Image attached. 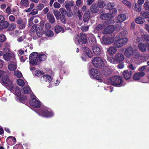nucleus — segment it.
Here are the masks:
<instances>
[{"label": "nucleus", "mask_w": 149, "mask_h": 149, "mask_svg": "<svg viewBox=\"0 0 149 149\" xmlns=\"http://www.w3.org/2000/svg\"><path fill=\"white\" fill-rule=\"evenodd\" d=\"M124 59V55L118 52L113 57L108 58L109 61L112 63L116 64L123 61Z\"/></svg>", "instance_id": "nucleus-1"}, {"label": "nucleus", "mask_w": 149, "mask_h": 149, "mask_svg": "<svg viewBox=\"0 0 149 149\" xmlns=\"http://www.w3.org/2000/svg\"><path fill=\"white\" fill-rule=\"evenodd\" d=\"M106 82L108 84L116 86L121 84L122 80L120 77L116 76L108 79Z\"/></svg>", "instance_id": "nucleus-2"}, {"label": "nucleus", "mask_w": 149, "mask_h": 149, "mask_svg": "<svg viewBox=\"0 0 149 149\" xmlns=\"http://www.w3.org/2000/svg\"><path fill=\"white\" fill-rule=\"evenodd\" d=\"M92 63L95 67L102 68L105 65V63L100 57H96L93 59Z\"/></svg>", "instance_id": "nucleus-3"}, {"label": "nucleus", "mask_w": 149, "mask_h": 149, "mask_svg": "<svg viewBox=\"0 0 149 149\" xmlns=\"http://www.w3.org/2000/svg\"><path fill=\"white\" fill-rule=\"evenodd\" d=\"M74 40L75 42L77 44H81L82 42L86 44L87 41L86 35L83 33H80V37L79 35H76L74 36Z\"/></svg>", "instance_id": "nucleus-4"}, {"label": "nucleus", "mask_w": 149, "mask_h": 149, "mask_svg": "<svg viewBox=\"0 0 149 149\" xmlns=\"http://www.w3.org/2000/svg\"><path fill=\"white\" fill-rule=\"evenodd\" d=\"M29 62L33 65H36L40 63V61L38 58L37 53L33 52L31 54L29 57Z\"/></svg>", "instance_id": "nucleus-5"}, {"label": "nucleus", "mask_w": 149, "mask_h": 149, "mask_svg": "<svg viewBox=\"0 0 149 149\" xmlns=\"http://www.w3.org/2000/svg\"><path fill=\"white\" fill-rule=\"evenodd\" d=\"M4 76L2 79V82L6 86L8 87L10 90H12L14 86V84H13L8 77L6 74H4Z\"/></svg>", "instance_id": "nucleus-6"}, {"label": "nucleus", "mask_w": 149, "mask_h": 149, "mask_svg": "<svg viewBox=\"0 0 149 149\" xmlns=\"http://www.w3.org/2000/svg\"><path fill=\"white\" fill-rule=\"evenodd\" d=\"M91 76L94 78L98 80H101L102 79V77L100 74V72L98 70L92 68L90 71Z\"/></svg>", "instance_id": "nucleus-7"}, {"label": "nucleus", "mask_w": 149, "mask_h": 149, "mask_svg": "<svg viewBox=\"0 0 149 149\" xmlns=\"http://www.w3.org/2000/svg\"><path fill=\"white\" fill-rule=\"evenodd\" d=\"M127 41V38H121L116 42L115 45L116 47L119 48L123 46Z\"/></svg>", "instance_id": "nucleus-8"}, {"label": "nucleus", "mask_w": 149, "mask_h": 149, "mask_svg": "<svg viewBox=\"0 0 149 149\" xmlns=\"http://www.w3.org/2000/svg\"><path fill=\"white\" fill-rule=\"evenodd\" d=\"M52 78L51 77L48 75H45L41 77L40 80L42 83H45L46 82L49 83L51 81Z\"/></svg>", "instance_id": "nucleus-9"}, {"label": "nucleus", "mask_w": 149, "mask_h": 149, "mask_svg": "<svg viewBox=\"0 0 149 149\" xmlns=\"http://www.w3.org/2000/svg\"><path fill=\"white\" fill-rule=\"evenodd\" d=\"M17 24L19 26V28L20 29L24 28L26 25V22L21 18H19L17 21Z\"/></svg>", "instance_id": "nucleus-10"}, {"label": "nucleus", "mask_w": 149, "mask_h": 149, "mask_svg": "<svg viewBox=\"0 0 149 149\" xmlns=\"http://www.w3.org/2000/svg\"><path fill=\"white\" fill-rule=\"evenodd\" d=\"M114 39L112 37L103 38L102 42L104 44L109 45L111 44L113 41Z\"/></svg>", "instance_id": "nucleus-11"}, {"label": "nucleus", "mask_w": 149, "mask_h": 149, "mask_svg": "<svg viewBox=\"0 0 149 149\" xmlns=\"http://www.w3.org/2000/svg\"><path fill=\"white\" fill-rule=\"evenodd\" d=\"M10 90L14 91L15 94L19 97V99L21 98V92L20 88L18 86H15V85L14 84L13 89Z\"/></svg>", "instance_id": "nucleus-12"}, {"label": "nucleus", "mask_w": 149, "mask_h": 149, "mask_svg": "<svg viewBox=\"0 0 149 149\" xmlns=\"http://www.w3.org/2000/svg\"><path fill=\"white\" fill-rule=\"evenodd\" d=\"M114 30V27L112 25L108 26L103 31L104 34H107L113 32Z\"/></svg>", "instance_id": "nucleus-13"}, {"label": "nucleus", "mask_w": 149, "mask_h": 149, "mask_svg": "<svg viewBox=\"0 0 149 149\" xmlns=\"http://www.w3.org/2000/svg\"><path fill=\"white\" fill-rule=\"evenodd\" d=\"M101 12L102 13L100 16V18L102 20H107L110 18H112L111 17V13H108L106 14H104L105 12L103 10H101Z\"/></svg>", "instance_id": "nucleus-14"}, {"label": "nucleus", "mask_w": 149, "mask_h": 149, "mask_svg": "<svg viewBox=\"0 0 149 149\" xmlns=\"http://www.w3.org/2000/svg\"><path fill=\"white\" fill-rule=\"evenodd\" d=\"M42 115L45 117H49L53 116V113L50 109H44L42 112Z\"/></svg>", "instance_id": "nucleus-15"}, {"label": "nucleus", "mask_w": 149, "mask_h": 149, "mask_svg": "<svg viewBox=\"0 0 149 149\" xmlns=\"http://www.w3.org/2000/svg\"><path fill=\"white\" fill-rule=\"evenodd\" d=\"M74 5V2L72 1H67L65 2V6L67 10L70 11L71 10V7L73 6Z\"/></svg>", "instance_id": "nucleus-16"}, {"label": "nucleus", "mask_w": 149, "mask_h": 149, "mask_svg": "<svg viewBox=\"0 0 149 149\" xmlns=\"http://www.w3.org/2000/svg\"><path fill=\"white\" fill-rule=\"evenodd\" d=\"M30 105L33 107H38L40 105V102L35 99H33L30 102Z\"/></svg>", "instance_id": "nucleus-17"}, {"label": "nucleus", "mask_w": 149, "mask_h": 149, "mask_svg": "<svg viewBox=\"0 0 149 149\" xmlns=\"http://www.w3.org/2000/svg\"><path fill=\"white\" fill-rule=\"evenodd\" d=\"M103 74L106 76L110 75L111 73V70L108 66H106L102 71Z\"/></svg>", "instance_id": "nucleus-18"}, {"label": "nucleus", "mask_w": 149, "mask_h": 149, "mask_svg": "<svg viewBox=\"0 0 149 149\" xmlns=\"http://www.w3.org/2000/svg\"><path fill=\"white\" fill-rule=\"evenodd\" d=\"M92 50L94 53L96 55H99L101 53V50L100 47L97 45H95L92 46Z\"/></svg>", "instance_id": "nucleus-19"}, {"label": "nucleus", "mask_w": 149, "mask_h": 149, "mask_svg": "<svg viewBox=\"0 0 149 149\" xmlns=\"http://www.w3.org/2000/svg\"><path fill=\"white\" fill-rule=\"evenodd\" d=\"M47 19L49 22L52 24H54L55 22V18L53 14L50 13H48L47 15Z\"/></svg>", "instance_id": "nucleus-20"}, {"label": "nucleus", "mask_w": 149, "mask_h": 149, "mask_svg": "<svg viewBox=\"0 0 149 149\" xmlns=\"http://www.w3.org/2000/svg\"><path fill=\"white\" fill-rule=\"evenodd\" d=\"M124 54L127 58V62H130V61L128 60L130 59V47H129L127 48L124 52Z\"/></svg>", "instance_id": "nucleus-21"}, {"label": "nucleus", "mask_w": 149, "mask_h": 149, "mask_svg": "<svg viewBox=\"0 0 149 149\" xmlns=\"http://www.w3.org/2000/svg\"><path fill=\"white\" fill-rule=\"evenodd\" d=\"M9 25V23L7 21H2L0 22V30H3L7 27Z\"/></svg>", "instance_id": "nucleus-22"}, {"label": "nucleus", "mask_w": 149, "mask_h": 149, "mask_svg": "<svg viewBox=\"0 0 149 149\" xmlns=\"http://www.w3.org/2000/svg\"><path fill=\"white\" fill-rule=\"evenodd\" d=\"M145 73L142 72H139V73L135 74L133 78L135 80H138L140 79V77H142L145 75Z\"/></svg>", "instance_id": "nucleus-23"}, {"label": "nucleus", "mask_w": 149, "mask_h": 149, "mask_svg": "<svg viewBox=\"0 0 149 149\" xmlns=\"http://www.w3.org/2000/svg\"><path fill=\"white\" fill-rule=\"evenodd\" d=\"M117 51L116 48L113 46H111L108 48L107 50L108 53L110 55H113Z\"/></svg>", "instance_id": "nucleus-24"}, {"label": "nucleus", "mask_w": 149, "mask_h": 149, "mask_svg": "<svg viewBox=\"0 0 149 149\" xmlns=\"http://www.w3.org/2000/svg\"><path fill=\"white\" fill-rule=\"evenodd\" d=\"M14 57V54L11 53H6L3 55V57L5 60L9 61Z\"/></svg>", "instance_id": "nucleus-25"}, {"label": "nucleus", "mask_w": 149, "mask_h": 149, "mask_svg": "<svg viewBox=\"0 0 149 149\" xmlns=\"http://www.w3.org/2000/svg\"><path fill=\"white\" fill-rule=\"evenodd\" d=\"M6 141L9 144L12 145L16 142V139L15 137L12 136H10L7 138Z\"/></svg>", "instance_id": "nucleus-26"}, {"label": "nucleus", "mask_w": 149, "mask_h": 149, "mask_svg": "<svg viewBox=\"0 0 149 149\" xmlns=\"http://www.w3.org/2000/svg\"><path fill=\"white\" fill-rule=\"evenodd\" d=\"M36 33L37 36L39 37H41L43 34V31L41 26L37 27L36 30Z\"/></svg>", "instance_id": "nucleus-27"}, {"label": "nucleus", "mask_w": 149, "mask_h": 149, "mask_svg": "<svg viewBox=\"0 0 149 149\" xmlns=\"http://www.w3.org/2000/svg\"><path fill=\"white\" fill-rule=\"evenodd\" d=\"M8 69L10 71H13L17 68L16 64L14 62H11L8 66Z\"/></svg>", "instance_id": "nucleus-28"}, {"label": "nucleus", "mask_w": 149, "mask_h": 149, "mask_svg": "<svg viewBox=\"0 0 149 149\" xmlns=\"http://www.w3.org/2000/svg\"><path fill=\"white\" fill-rule=\"evenodd\" d=\"M84 52L89 58L93 56V54L91 50L87 47H84Z\"/></svg>", "instance_id": "nucleus-29"}, {"label": "nucleus", "mask_w": 149, "mask_h": 149, "mask_svg": "<svg viewBox=\"0 0 149 149\" xmlns=\"http://www.w3.org/2000/svg\"><path fill=\"white\" fill-rule=\"evenodd\" d=\"M31 91L30 87L27 86H25L22 89V92L25 94H29Z\"/></svg>", "instance_id": "nucleus-30"}, {"label": "nucleus", "mask_w": 149, "mask_h": 149, "mask_svg": "<svg viewBox=\"0 0 149 149\" xmlns=\"http://www.w3.org/2000/svg\"><path fill=\"white\" fill-rule=\"evenodd\" d=\"M90 10L93 13H96L98 11V7L96 5L93 4L90 6Z\"/></svg>", "instance_id": "nucleus-31"}, {"label": "nucleus", "mask_w": 149, "mask_h": 149, "mask_svg": "<svg viewBox=\"0 0 149 149\" xmlns=\"http://www.w3.org/2000/svg\"><path fill=\"white\" fill-rule=\"evenodd\" d=\"M21 6L25 7H27L29 5V0H21L20 2Z\"/></svg>", "instance_id": "nucleus-32"}, {"label": "nucleus", "mask_w": 149, "mask_h": 149, "mask_svg": "<svg viewBox=\"0 0 149 149\" xmlns=\"http://www.w3.org/2000/svg\"><path fill=\"white\" fill-rule=\"evenodd\" d=\"M130 72L128 71V70H125L123 73V75L125 79L128 80L130 79Z\"/></svg>", "instance_id": "nucleus-33"}, {"label": "nucleus", "mask_w": 149, "mask_h": 149, "mask_svg": "<svg viewBox=\"0 0 149 149\" xmlns=\"http://www.w3.org/2000/svg\"><path fill=\"white\" fill-rule=\"evenodd\" d=\"M90 18V13L88 11H86L83 17V20L84 21H88Z\"/></svg>", "instance_id": "nucleus-34"}, {"label": "nucleus", "mask_w": 149, "mask_h": 149, "mask_svg": "<svg viewBox=\"0 0 149 149\" xmlns=\"http://www.w3.org/2000/svg\"><path fill=\"white\" fill-rule=\"evenodd\" d=\"M126 18V17L125 15L124 14H121L118 16L117 19L120 22H121L125 20Z\"/></svg>", "instance_id": "nucleus-35"}, {"label": "nucleus", "mask_w": 149, "mask_h": 149, "mask_svg": "<svg viewBox=\"0 0 149 149\" xmlns=\"http://www.w3.org/2000/svg\"><path fill=\"white\" fill-rule=\"evenodd\" d=\"M33 22L35 23H37L38 22V19L36 17H31L30 18V20L29 21V23L28 25L30 26L31 25L32 22Z\"/></svg>", "instance_id": "nucleus-36"}, {"label": "nucleus", "mask_w": 149, "mask_h": 149, "mask_svg": "<svg viewBox=\"0 0 149 149\" xmlns=\"http://www.w3.org/2000/svg\"><path fill=\"white\" fill-rule=\"evenodd\" d=\"M133 9L136 11L139 12L140 11L141 9V6L139 5L136 4V3H134L133 4Z\"/></svg>", "instance_id": "nucleus-37"}, {"label": "nucleus", "mask_w": 149, "mask_h": 149, "mask_svg": "<svg viewBox=\"0 0 149 149\" xmlns=\"http://www.w3.org/2000/svg\"><path fill=\"white\" fill-rule=\"evenodd\" d=\"M105 5L106 3L103 1L99 0L97 3V6L99 8H103Z\"/></svg>", "instance_id": "nucleus-38"}, {"label": "nucleus", "mask_w": 149, "mask_h": 149, "mask_svg": "<svg viewBox=\"0 0 149 149\" xmlns=\"http://www.w3.org/2000/svg\"><path fill=\"white\" fill-rule=\"evenodd\" d=\"M89 42L92 44H94L96 43L95 38L93 35H91L89 38Z\"/></svg>", "instance_id": "nucleus-39"}, {"label": "nucleus", "mask_w": 149, "mask_h": 149, "mask_svg": "<svg viewBox=\"0 0 149 149\" xmlns=\"http://www.w3.org/2000/svg\"><path fill=\"white\" fill-rule=\"evenodd\" d=\"M135 22L137 24H142L144 22V19L142 17H139L136 19Z\"/></svg>", "instance_id": "nucleus-40"}, {"label": "nucleus", "mask_w": 149, "mask_h": 149, "mask_svg": "<svg viewBox=\"0 0 149 149\" xmlns=\"http://www.w3.org/2000/svg\"><path fill=\"white\" fill-rule=\"evenodd\" d=\"M55 29V32L56 33H58L61 31L63 32L64 30L62 28V27L59 25L56 26Z\"/></svg>", "instance_id": "nucleus-41"}, {"label": "nucleus", "mask_w": 149, "mask_h": 149, "mask_svg": "<svg viewBox=\"0 0 149 149\" xmlns=\"http://www.w3.org/2000/svg\"><path fill=\"white\" fill-rule=\"evenodd\" d=\"M105 23H104L102 24H99L97 25L95 28L96 30L98 31H100L103 29L105 26H106L105 25Z\"/></svg>", "instance_id": "nucleus-42"}, {"label": "nucleus", "mask_w": 149, "mask_h": 149, "mask_svg": "<svg viewBox=\"0 0 149 149\" xmlns=\"http://www.w3.org/2000/svg\"><path fill=\"white\" fill-rule=\"evenodd\" d=\"M8 29L10 31H12L14 30L16 27V25L13 23H11L8 25Z\"/></svg>", "instance_id": "nucleus-43"}, {"label": "nucleus", "mask_w": 149, "mask_h": 149, "mask_svg": "<svg viewBox=\"0 0 149 149\" xmlns=\"http://www.w3.org/2000/svg\"><path fill=\"white\" fill-rule=\"evenodd\" d=\"M38 58L40 63L41 61H44L47 58V56L45 54H40L39 55Z\"/></svg>", "instance_id": "nucleus-44"}, {"label": "nucleus", "mask_w": 149, "mask_h": 149, "mask_svg": "<svg viewBox=\"0 0 149 149\" xmlns=\"http://www.w3.org/2000/svg\"><path fill=\"white\" fill-rule=\"evenodd\" d=\"M140 50L142 52H145L146 50V47L143 44L140 43L138 45Z\"/></svg>", "instance_id": "nucleus-45"}, {"label": "nucleus", "mask_w": 149, "mask_h": 149, "mask_svg": "<svg viewBox=\"0 0 149 149\" xmlns=\"http://www.w3.org/2000/svg\"><path fill=\"white\" fill-rule=\"evenodd\" d=\"M53 13L56 19H58L59 17L61 16L60 12L58 10H54Z\"/></svg>", "instance_id": "nucleus-46"}, {"label": "nucleus", "mask_w": 149, "mask_h": 149, "mask_svg": "<svg viewBox=\"0 0 149 149\" xmlns=\"http://www.w3.org/2000/svg\"><path fill=\"white\" fill-rule=\"evenodd\" d=\"M111 10V17L112 18H113L117 13V10L115 8H113Z\"/></svg>", "instance_id": "nucleus-47"}, {"label": "nucleus", "mask_w": 149, "mask_h": 149, "mask_svg": "<svg viewBox=\"0 0 149 149\" xmlns=\"http://www.w3.org/2000/svg\"><path fill=\"white\" fill-rule=\"evenodd\" d=\"M114 6V3H109L107 4L106 6V8L107 9H109L111 10L113 9L112 8Z\"/></svg>", "instance_id": "nucleus-48"}, {"label": "nucleus", "mask_w": 149, "mask_h": 149, "mask_svg": "<svg viewBox=\"0 0 149 149\" xmlns=\"http://www.w3.org/2000/svg\"><path fill=\"white\" fill-rule=\"evenodd\" d=\"M17 83L19 86H24L25 84L24 81L21 79H17Z\"/></svg>", "instance_id": "nucleus-49"}, {"label": "nucleus", "mask_w": 149, "mask_h": 149, "mask_svg": "<svg viewBox=\"0 0 149 149\" xmlns=\"http://www.w3.org/2000/svg\"><path fill=\"white\" fill-rule=\"evenodd\" d=\"M141 15L145 18H147L149 17V14L147 13L144 11H142L140 13Z\"/></svg>", "instance_id": "nucleus-50"}, {"label": "nucleus", "mask_w": 149, "mask_h": 149, "mask_svg": "<svg viewBox=\"0 0 149 149\" xmlns=\"http://www.w3.org/2000/svg\"><path fill=\"white\" fill-rule=\"evenodd\" d=\"M45 34L46 36L51 37L53 36L54 33L51 30H47L45 32Z\"/></svg>", "instance_id": "nucleus-51"}, {"label": "nucleus", "mask_w": 149, "mask_h": 149, "mask_svg": "<svg viewBox=\"0 0 149 149\" xmlns=\"http://www.w3.org/2000/svg\"><path fill=\"white\" fill-rule=\"evenodd\" d=\"M14 75L17 76L18 78H20L21 77L22 74V73L18 70L15 71L14 72Z\"/></svg>", "instance_id": "nucleus-52"}, {"label": "nucleus", "mask_w": 149, "mask_h": 149, "mask_svg": "<svg viewBox=\"0 0 149 149\" xmlns=\"http://www.w3.org/2000/svg\"><path fill=\"white\" fill-rule=\"evenodd\" d=\"M142 39L143 41H148V42H149V36L148 35H145L142 36Z\"/></svg>", "instance_id": "nucleus-53"}, {"label": "nucleus", "mask_w": 149, "mask_h": 149, "mask_svg": "<svg viewBox=\"0 0 149 149\" xmlns=\"http://www.w3.org/2000/svg\"><path fill=\"white\" fill-rule=\"evenodd\" d=\"M127 32L126 31L123 30L120 32L119 35L120 38L124 37L127 34Z\"/></svg>", "instance_id": "nucleus-54"}, {"label": "nucleus", "mask_w": 149, "mask_h": 149, "mask_svg": "<svg viewBox=\"0 0 149 149\" xmlns=\"http://www.w3.org/2000/svg\"><path fill=\"white\" fill-rule=\"evenodd\" d=\"M12 10L11 9V7L10 6L8 7L5 10V12L7 14H8V15L11 14Z\"/></svg>", "instance_id": "nucleus-55"}, {"label": "nucleus", "mask_w": 149, "mask_h": 149, "mask_svg": "<svg viewBox=\"0 0 149 149\" xmlns=\"http://www.w3.org/2000/svg\"><path fill=\"white\" fill-rule=\"evenodd\" d=\"M59 10L61 12V14L63 16H65L67 13V11L65 10L63 8H61L59 9Z\"/></svg>", "instance_id": "nucleus-56"}, {"label": "nucleus", "mask_w": 149, "mask_h": 149, "mask_svg": "<svg viewBox=\"0 0 149 149\" xmlns=\"http://www.w3.org/2000/svg\"><path fill=\"white\" fill-rule=\"evenodd\" d=\"M88 29V26L86 25H82L81 27V29L83 31H86Z\"/></svg>", "instance_id": "nucleus-57"}, {"label": "nucleus", "mask_w": 149, "mask_h": 149, "mask_svg": "<svg viewBox=\"0 0 149 149\" xmlns=\"http://www.w3.org/2000/svg\"><path fill=\"white\" fill-rule=\"evenodd\" d=\"M144 9L146 10H149V1H146L143 5Z\"/></svg>", "instance_id": "nucleus-58"}, {"label": "nucleus", "mask_w": 149, "mask_h": 149, "mask_svg": "<svg viewBox=\"0 0 149 149\" xmlns=\"http://www.w3.org/2000/svg\"><path fill=\"white\" fill-rule=\"evenodd\" d=\"M44 7L43 4L40 3L38 4L36 7V8L38 10H41Z\"/></svg>", "instance_id": "nucleus-59"}, {"label": "nucleus", "mask_w": 149, "mask_h": 149, "mask_svg": "<svg viewBox=\"0 0 149 149\" xmlns=\"http://www.w3.org/2000/svg\"><path fill=\"white\" fill-rule=\"evenodd\" d=\"M147 68L146 66H143L139 68L140 72H144L147 70Z\"/></svg>", "instance_id": "nucleus-60"}, {"label": "nucleus", "mask_w": 149, "mask_h": 149, "mask_svg": "<svg viewBox=\"0 0 149 149\" xmlns=\"http://www.w3.org/2000/svg\"><path fill=\"white\" fill-rule=\"evenodd\" d=\"M42 72L40 70H37L35 71V74L37 76H40L42 74Z\"/></svg>", "instance_id": "nucleus-61"}, {"label": "nucleus", "mask_w": 149, "mask_h": 149, "mask_svg": "<svg viewBox=\"0 0 149 149\" xmlns=\"http://www.w3.org/2000/svg\"><path fill=\"white\" fill-rule=\"evenodd\" d=\"M8 19L11 22H14L15 20V18L14 16L10 15Z\"/></svg>", "instance_id": "nucleus-62"}, {"label": "nucleus", "mask_w": 149, "mask_h": 149, "mask_svg": "<svg viewBox=\"0 0 149 149\" xmlns=\"http://www.w3.org/2000/svg\"><path fill=\"white\" fill-rule=\"evenodd\" d=\"M38 13V10L37 9H33L32 10L31 12L30 13V15H34L37 14Z\"/></svg>", "instance_id": "nucleus-63"}, {"label": "nucleus", "mask_w": 149, "mask_h": 149, "mask_svg": "<svg viewBox=\"0 0 149 149\" xmlns=\"http://www.w3.org/2000/svg\"><path fill=\"white\" fill-rule=\"evenodd\" d=\"M54 6L55 8H59L61 7V5L58 2H56L54 3Z\"/></svg>", "instance_id": "nucleus-64"}]
</instances>
